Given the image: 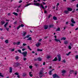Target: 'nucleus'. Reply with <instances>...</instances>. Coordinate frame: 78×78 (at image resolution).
<instances>
[{"label": "nucleus", "mask_w": 78, "mask_h": 78, "mask_svg": "<svg viewBox=\"0 0 78 78\" xmlns=\"http://www.w3.org/2000/svg\"><path fill=\"white\" fill-rule=\"evenodd\" d=\"M68 48L69 49V50H71V49L72 48V47H71V46H70V45H69L68 46Z\"/></svg>", "instance_id": "473e14b6"}, {"label": "nucleus", "mask_w": 78, "mask_h": 78, "mask_svg": "<svg viewBox=\"0 0 78 78\" xmlns=\"http://www.w3.org/2000/svg\"><path fill=\"white\" fill-rule=\"evenodd\" d=\"M64 13L65 14H69V11H68V10H65Z\"/></svg>", "instance_id": "4468645a"}, {"label": "nucleus", "mask_w": 78, "mask_h": 78, "mask_svg": "<svg viewBox=\"0 0 78 78\" xmlns=\"http://www.w3.org/2000/svg\"><path fill=\"white\" fill-rule=\"evenodd\" d=\"M37 51H42V49H41L39 48H38Z\"/></svg>", "instance_id": "aec40b11"}, {"label": "nucleus", "mask_w": 78, "mask_h": 78, "mask_svg": "<svg viewBox=\"0 0 78 78\" xmlns=\"http://www.w3.org/2000/svg\"><path fill=\"white\" fill-rule=\"evenodd\" d=\"M22 54L24 56V57H26L27 56V54H28V53H27V52L25 51V52H23Z\"/></svg>", "instance_id": "20e7f679"}, {"label": "nucleus", "mask_w": 78, "mask_h": 78, "mask_svg": "<svg viewBox=\"0 0 78 78\" xmlns=\"http://www.w3.org/2000/svg\"><path fill=\"white\" fill-rule=\"evenodd\" d=\"M13 66V67H16L18 66V64L16 63H14Z\"/></svg>", "instance_id": "9d476101"}, {"label": "nucleus", "mask_w": 78, "mask_h": 78, "mask_svg": "<svg viewBox=\"0 0 78 78\" xmlns=\"http://www.w3.org/2000/svg\"><path fill=\"white\" fill-rule=\"evenodd\" d=\"M20 27H21L20 25L18 27H17V30H19V28H20Z\"/></svg>", "instance_id": "a19ab883"}, {"label": "nucleus", "mask_w": 78, "mask_h": 78, "mask_svg": "<svg viewBox=\"0 0 78 78\" xmlns=\"http://www.w3.org/2000/svg\"><path fill=\"white\" fill-rule=\"evenodd\" d=\"M61 40L65 41L66 40V37H62L61 38Z\"/></svg>", "instance_id": "6e6552de"}, {"label": "nucleus", "mask_w": 78, "mask_h": 78, "mask_svg": "<svg viewBox=\"0 0 78 78\" xmlns=\"http://www.w3.org/2000/svg\"><path fill=\"white\" fill-rule=\"evenodd\" d=\"M1 39H4V37H1Z\"/></svg>", "instance_id": "774afa93"}, {"label": "nucleus", "mask_w": 78, "mask_h": 78, "mask_svg": "<svg viewBox=\"0 0 78 78\" xmlns=\"http://www.w3.org/2000/svg\"><path fill=\"white\" fill-rule=\"evenodd\" d=\"M22 50L23 51H25V49L23 48L22 49Z\"/></svg>", "instance_id": "bf43d9fd"}, {"label": "nucleus", "mask_w": 78, "mask_h": 78, "mask_svg": "<svg viewBox=\"0 0 78 78\" xmlns=\"http://www.w3.org/2000/svg\"><path fill=\"white\" fill-rule=\"evenodd\" d=\"M54 40L55 42H60V40L58 39L57 38H55L54 39Z\"/></svg>", "instance_id": "f8f14e48"}, {"label": "nucleus", "mask_w": 78, "mask_h": 78, "mask_svg": "<svg viewBox=\"0 0 78 78\" xmlns=\"http://www.w3.org/2000/svg\"><path fill=\"white\" fill-rule=\"evenodd\" d=\"M70 53H71V52H69L68 54H66V55L67 56H69V55H70Z\"/></svg>", "instance_id": "72a5a7b5"}, {"label": "nucleus", "mask_w": 78, "mask_h": 78, "mask_svg": "<svg viewBox=\"0 0 78 78\" xmlns=\"http://www.w3.org/2000/svg\"><path fill=\"white\" fill-rule=\"evenodd\" d=\"M31 73H32V72H30L29 73V75L30 76H31V77H32L33 76V75L31 74Z\"/></svg>", "instance_id": "393cba45"}, {"label": "nucleus", "mask_w": 78, "mask_h": 78, "mask_svg": "<svg viewBox=\"0 0 78 78\" xmlns=\"http://www.w3.org/2000/svg\"><path fill=\"white\" fill-rule=\"evenodd\" d=\"M57 57H58V60L59 61H61V55L60 54L58 55H57Z\"/></svg>", "instance_id": "0eeeda50"}, {"label": "nucleus", "mask_w": 78, "mask_h": 78, "mask_svg": "<svg viewBox=\"0 0 78 78\" xmlns=\"http://www.w3.org/2000/svg\"><path fill=\"white\" fill-rule=\"evenodd\" d=\"M63 62H64V63H65L66 62V61L65 60H64L63 61Z\"/></svg>", "instance_id": "13d9d810"}, {"label": "nucleus", "mask_w": 78, "mask_h": 78, "mask_svg": "<svg viewBox=\"0 0 78 78\" xmlns=\"http://www.w3.org/2000/svg\"><path fill=\"white\" fill-rule=\"evenodd\" d=\"M22 1L20 0L19 1V3H22Z\"/></svg>", "instance_id": "5fc2aeb1"}, {"label": "nucleus", "mask_w": 78, "mask_h": 78, "mask_svg": "<svg viewBox=\"0 0 78 78\" xmlns=\"http://www.w3.org/2000/svg\"><path fill=\"white\" fill-rule=\"evenodd\" d=\"M31 5H32V4H27L26 6H25V7H27V6H29Z\"/></svg>", "instance_id": "e433bc0d"}, {"label": "nucleus", "mask_w": 78, "mask_h": 78, "mask_svg": "<svg viewBox=\"0 0 78 78\" xmlns=\"http://www.w3.org/2000/svg\"><path fill=\"white\" fill-rule=\"evenodd\" d=\"M19 56H16V60H18V59H19Z\"/></svg>", "instance_id": "2f4dec72"}, {"label": "nucleus", "mask_w": 78, "mask_h": 78, "mask_svg": "<svg viewBox=\"0 0 78 78\" xmlns=\"http://www.w3.org/2000/svg\"><path fill=\"white\" fill-rule=\"evenodd\" d=\"M53 26H54V25L51 24L49 26V27L50 28H53Z\"/></svg>", "instance_id": "cd10ccee"}, {"label": "nucleus", "mask_w": 78, "mask_h": 78, "mask_svg": "<svg viewBox=\"0 0 78 78\" xmlns=\"http://www.w3.org/2000/svg\"><path fill=\"white\" fill-rule=\"evenodd\" d=\"M70 25L71 26H72V27H73V26H74V25L73 24V23H71L70 24Z\"/></svg>", "instance_id": "a18cd8bd"}, {"label": "nucleus", "mask_w": 78, "mask_h": 78, "mask_svg": "<svg viewBox=\"0 0 78 78\" xmlns=\"http://www.w3.org/2000/svg\"><path fill=\"white\" fill-rule=\"evenodd\" d=\"M57 60H58V58H57V57H56L54 59L52 60V61H56Z\"/></svg>", "instance_id": "dca6fc26"}, {"label": "nucleus", "mask_w": 78, "mask_h": 78, "mask_svg": "<svg viewBox=\"0 0 78 78\" xmlns=\"http://www.w3.org/2000/svg\"><path fill=\"white\" fill-rule=\"evenodd\" d=\"M51 16H52L51 15H49L48 16V18H50V17H51Z\"/></svg>", "instance_id": "09e8293b"}, {"label": "nucleus", "mask_w": 78, "mask_h": 78, "mask_svg": "<svg viewBox=\"0 0 78 78\" xmlns=\"http://www.w3.org/2000/svg\"><path fill=\"white\" fill-rule=\"evenodd\" d=\"M75 58H76V59H78V55H76V56Z\"/></svg>", "instance_id": "49530a36"}, {"label": "nucleus", "mask_w": 78, "mask_h": 78, "mask_svg": "<svg viewBox=\"0 0 78 78\" xmlns=\"http://www.w3.org/2000/svg\"><path fill=\"white\" fill-rule=\"evenodd\" d=\"M67 9L68 11H72V9L71 8H68Z\"/></svg>", "instance_id": "ddd939ff"}, {"label": "nucleus", "mask_w": 78, "mask_h": 78, "mask_svg": "<svg viewBox=\"0 0 78 78\" xmlns=\"http://www.w3.org/2000/svg\"><path fill=\"white\" fill-rule=\"evenodd\" d=\"M0 76H1V77H3V75H2V73H0Z\"/></svg>", "instance_id": "79ce46f5"}, {"label": "nucleus", "mask_w": 78, "mask_h": 78, "mask_svg": "<svg viewBox=\"0 0 78 78\" xmlns=\"http://www.w3.org/2000/svg\"><path fill=\"white\" fill-rule=\"evenodd\" d=\"M20 42L19 41L16 43V45H20Z\"/></svg>", "instance_id": "a878e982"}, {"label": "nucleus", "mask_w": 78, "mask_h": 78, "mask_svg": "<svg viewBox=\"0 0 78 78\" xmlns=\"http://www.w3.org/2000/svg\"><path fill=\"white\" fill-rule=\"evenodd\" d=\"M23 46H25V45H27V44L25 43H23Z\"/></svg>", "instance_id": "8fccbe9b"}, {"label": "nucleus", "mask_w": 78, "mask_h": 78, "mask_svg": "<svg viewBox=\"0 0 78 78\" xmlns=\"http://www.w3.org/2000/svg\"><path fill=\"white\" fill-rule=\"evenodd\" d=\"M68 23H69V22H66V24H67Z\"/></svg>", "instance_id": "69168bd1"}, {"label": "nucleus", "mask_w": 78, "mask_h": 78, "mask_svg": "<svg viewBox=\"0 0 78 78\" xmlns=\"http://www.w3.org/2000/svg\"><path fill=\"white\" fill-rule=\"evenodd\" d=\"M74 71L73 70H71L69 72V73L70 74H72V73H73L74 72Z\"/></svg>", "instance_id": "5701e85b"}, {"label": "nucleus", "mask_w": 78, "mask_h": 78, "mask_svg": "<svg viewBox=\"0 0 78 78\" xmlns=\"http://www.w3.org/2000/svg\"><path fill=\"white\" fill-rule=\"evenodd\" d=\"M44 13H47V12L46 11L44 10Z\"/></svg>", "instance_id": "680f3d73"}, {"label": "nucleus", "mask_w": 78, "mask_h": 78, "mask_svg": "<svg viewBox=\"0 0 78 78\" xmlns=\"http://www.w3.org/2000/svg\"><path fill=\"white\" fill-rule=\"evenodd\" d=\"M41 45V43L38 42L36 44V47H39L40 45Z\"/></svg>", "instance_id": "423d86ee"}, {"label": "nucleus", "mask_w": 78, "mask_h": 78, "mask_svg": "<svg viewBox=\"0 0 78 78\" xmlns=\"http://www.w3.org/2000/svg\"><path fill=\"white\" fill-rule=\"evenodd\" d=\"M6 29L7 31H9V28H6Z\"/></svg>", "instance_id": "864d4df0"}, {"label": "nucleus", "mask_w": 78, "mask_h": 78, "mask_svg": "<svg viewBox=\"0 0 78 78\" xmlns=\"http://www.w3.org/2000/svg\"><path fill=\"white\" fill-rule=\"evenodd\" d=\"M13 45H17V43L14 42L13 43Z\"/></svg>", "instance_id": "3c124183"}, {"label": "nucleus", "mask_w": 78, "mask_h": 78, "mask_svg": "<svg viewBox=\"0 0 78 78\" xmlns=\"http://www.w3.org/2000/svg\"><path fill=\"white\" fill-rule=\"evenodd\" d=\"M12 67H10L9 69V72L10 73H12Z\"/></svg>", "instance_id": "2eb2a0df"}, {"label": "nucleus", "mask_w": 78, "mask_h": 78, "mask_svg": "<svg viewBox=\"0 0 78 78\" xmlns=\"http://www.w3.org/2000/svg\"><path fill=\"white\" fill-rule=\"evenodd\" d=\"M42 41V39H40L39 40V42H41Z\"/></svg>", "instance_id": "338daca9"}, {"label": "nucleus", "mask_w": 78, "mask_h": 78, "mask_svg": "<svg viewBox=\"0 0 78 78\" xmlns=\"http://www.w3.org/2000/svg\"><path fill=\"white\" fill-rule=\"evenodd\" d=\"M44 28L46 30V29H47L48 28V26H44Z\"/></svg>", "instance_id": "4be33fe9"}, {"label": "nucleus", "mask_w": 78, "mask_h": 78, "mask_svg": "<svg viewBox=\"0 0 78 78\" xmlns=\"http://www.w3.org/2000/svg\"><path fill=\"white\" fill-rule=\"evenodd\" d=\"M8 23H5V25H4V27H6V25H8Z\"/></svg>", "instance_id": "ea45409f"}, {"label": "nucleus", "mask_w": 78, "mask_h": 78, "mask_svg": "<svg viewBox=\"0 0 78 78\" xmlns=\"http://www.w3.org/2000/svg\"><path fill=\"white\" fill-rule=\"evenodd\" d=\"M64 43L65 44H68V41H65L64 42Z\"/></svg>", "instance_id": "412c9836"}, {"label": "nucleus", "mask_w": 78, "mask_h": 78, "mask_svg": "<svg viewBox=\"0 0 78 78\" xmlns=\"http://www.w3.org/2000/svg\"><path fill=\"white\" fill-rule=\"evenodd\" d=\"M45 65V62H44L43 63V65H44H44Z\"/></svg>", "instance_id": "0e129e2a"}, {"label": "nucleus", "mask_w": 78, "mask_h": 78, "mask_svg": "<svg viewBox=\"0 0 78 78\" xmlns=\"http://www.w3.org/2000/svg\"><path fill=\"white\" fill-rule=\"evenodd\" d=\"M27 47H28V49H29V50H30V51H31V50H32L31 49V48H30V46H28Z\"/></svg>", "instance_id": "c9c22d12"}, {"label": "nucleus", "mask_w": 78, "mask_h": 78, "mask_svg": "<svg viewBox=\"0 0 78 78\" xmlns=\"http://www.w3.org/2000/svg\"><path fill=\"white\" fill-rule=\"evenodd\" d=\"M34 5H35V6H40V8L41 9V8H42L43 9H46L47 8V6L45 5L44 7V5L41 3L40 4L39 3H34Z\"/></svg>", "instance_id": "f257e3e1"}, {"label": "nucleus", "mask_w": 78, "mask_h": 78, "mask_svg": "<svg viewBox=\"0 0 78 78\" xmlns=\"http://www.w3.org/2000/svg\"><path fill=\"white\" fill-rule=\"evenodd\" d=\"M8 16H11V13H9L8 14Z\"/></svg>", "instance_id": "4d7b16f0"}, {"label": "nucleus", "mask_w": 78, "mask_h": 78, "mask_svg": "<svg viewBox=\"0 0 78 78\" xmlns=\"http://www.w3.org/2000/svg\"><path fill=\"white\" fill-rule=\"evenodd\" d=\"M1 23L2 25H3L5 23V22L4 21H1Z\"/></svg>", "instance_id": "4c0bfd02"}, {"label": "nucleus", "mask_w": 78, "mask_h": 78, "mask_svg": "<svg viewBox=\"0 0 78 78\" xmlns=\"http://www.w3.org/2000/svg\"><path fill=\"white\" fill-rule=\"evenodd\" d=\"M54 37H55V39H56V38H57V36H54Z\"/></svg>", "instance_id": "052dcab7"}, {"label": "nucleus", "mask_w": 78, "mask_h": 78, "mask_svg": "<svg viewBox=\"0 0 78 78\" xmlns=\"http://www.w3.org/2000/svg\"><path fill=\"white\" fill-rule=\"evenodd\" d=\"M71 22L73 23H75V21L72 18L71 20Z\"/></svg>", "instance_id": "1a4fd4ad"}, {"label": "nucleus", "mask_w": 78, "mask_h": 78, "mask_svg": "<svg viewBox=\"0 0 78 78\" xmlns=\"http://www.w3.org/2000/svg\"><path fill=\"white\" fill-rule=\"evenodd\" d=\"M20 27H24V25L22 24L21 25Z\"/></svg>", "instance_id": "de8ad7c7"}, {"label": "nucleus", "mask_w": 78, "mask_h": 78, "mask_svg": "<svg viewBox=\"0 0 78 78\" xmlns=\"http://www.w3.org/2000/svg\"><path fill=\"white\" fill-rule=\"evenodd\" d=\"M60 31V28L59 27L56 30V31Z\"/></svg>", "instance_id": "b1692460"}, {"label": "nucleus", "mask_w": 78, "mask_h": 78, "mask_svg": "<svg viewBox=\"0 0 78 78\" xmlns=\"http://www.w3.org/2000/svg\"><path fill=\"white\" fill-rule=\"evenodd\" d=\"M13 14H14V15H15V16H17L18 15L17 13L15 12H14Z\"/></svg>", "instance_id": "c85d7f7f"}, {"label": "nucleus", "mask_w": 78, "mask_h": 78, "mask_svg": "<svg viewBox=\"0 0 78 78\" xmlns=\"http://www.w3.org/2000/svg\"><path fill=\"white\" fill-rule=\"evenodd\" d=\"M26 34H27V32H23V34H22V36H23V37H25V36H26Z\"/></svg>", "instance_id": "9b49d317"}, {"label": "nucleus", "mask_w": 78, "mask_h": 78, "mask_svg": "<svg viewBox=\"0 0 78 78\" xmlns=\"http://www.w3.org/2000/svg\"><path fill=\"white\" fill-rule=\"evenodd\" d=\"M51 58V56H50V55H48L47 57L46 58L47 59H49V58Z\"/></svg>", "instance_id": "6ab92c4d"}, {"label": "nucleus", "mask_w": 78, "mask_h": 78, "mask_svg": "<svg viewBox=\"0 0 78 78\" xmlns=\"http://www.w3.org/2000/svg\"><path fill=\"white\" fill-rule=\"evenodd\" d=\"M53 19L54 20H57V18L55 16L53 17Z\"/></svg>", "instance_id": "bb28decb"}, {"label": "nucleus", "mask_w": 78, "mask_h": 78, "mask_svg": "<svg viewBox=\"0 0 78 78\" xmlns=\"http://www.w3.org/2000/svg\"><path fill=\"white\" fill-rule=\"evenodd\" d=\"M23 59L24 61H25L27 60V58H26L24 57L23 58Z\"/></svg>", "instance_id": "c03bdc74"}, {"label": "nucleus", "mask_w": 78, "mask_h": 78, "mask_svg": "<svg viewBox=\"0 0 78 78\" xmlns=\"http://www.w3.org/2000/svg\"><path fill=\"white\" fill-rule=\"evenodd\" d=\"M62 72L63 74H64L65 73H66V71L65 70H63L62 71Z\"/></svg>", "instance_id": "a211bd4d"}, {"label": "nucleus", "mask_w": 78, "mask_h": 78, "mask_svg": "<svg viewBox=\"0 0 78 78\" xmlns=\"http://www.w3.org/2000/svg\"><path fill=\"white\" fill-rule=\"evenodd\" d=\"M59 3H57L56 5V8H58V6H59Z\"/></svg>", "instance_id": "7c9ffc66"}, {"label": "nucleus", "mask_w": 78, "mask_h": 78, "mask_svg": "<svg viewBox=\"0 0 78 78\" xmlns=\"http://www.w3.org/2000/svg\"><path fill=\"white\" fill-rule=\"evenodd\" d=\"M29 68L30 69H32V68H33V67L32 66H30Z\"/></svg>", "instance_id": "603ef678"}, {"label": "nucleus", "mask_w": 78, "mask_h": 78, "mask_svg": "<svg viewBox=\"0 0 78 78\" xmlns=\"http://www.w3.org/2000/svg\"><path fill=\"white\" fill-rule=\"evenodd\" d=\"M30 36H31V35H28L27 36H26V37L23 38V39H25L26 38H28V39H27V40H28V41H31L32 40V38H31V37H30Z\"/></svg>", "instance_id": "f03ea898"}, {"label": "nucleus", "mask_w": 78, "mask_h": 78, "mask_svg": "<svg viewBox=\"0 0 78 78\" xmlns=\"http://www.w3.org/2000/svg\"><path fill=\"white\" fill-rule=\"evenodd\" d=\"M43 5H46V3H45L44 2H43Z\"/></svg>", "instance_id": "e2e57ef3"}, {"label": "nucleus", "mask_w": 78, "mask_h": 78, "mask_svg": "<svg viewBox=\"0 0 78 78\" xmlns=\"http://www.w3.org/2000/svg\"><path fill=\"white\" fill-rule=\"evenodd\" d=\"M37 59L38 60V61H42V58H41L39 57L37 58Z\"/></svg>", "instance_id": "f3484780"}, {"label": "nucleus", "mask_w": 78, "mask_h": 78, "mask_svg": "<svg viewBox=\"0 0 78 78\" xmlns=\"http://www.w3.org/2000/svg\"><path fill=\"white\" fill-rule=\"evenodd\" d=\"M15 74L16 75H19V73H16Z\"/></svg>", "instance_id": "37998d69"}, {"label": "nucleus", "mask_w": 78, "mask_h": 78, "mask_svg": "<svg viewBox=\"0 0 78 78\" xmlns=\"http://www.w3.org/2000/svg\"><path fill=\"white\" fill-rule=\"evenodd\" d=\"M42 74H43V71L41 70L39 73V75L40 76V78H42Z\"/></svg>", "instance_id": "39448f33"}, {"label": "nucleus", "mask_w": 78, "mask_h": 78, "mask_svg": "<svg viewBox=\"0 0 78 78\" xmlns=\"http://www.w3.org/2000/svg\"><path fill=\"white\" fill-rule=\"evenodd\" d=\"M52 76L53 77V78H59V77L58 76V75H57L55 73L52 75Z\"/></svg>", "instance_id": "7ed1b4c3"}, {"label": "nucleus", "mask_w": 78, "mask_h": 78, "mask_svg": "<svg viewBox=\"0 0 78 78\" xmlns=\"http://www.w3.org/2000/svg\"><path fill=\"white\" fill-rule=\"evenodd\" d=\"M18 51H19V53H22V52L21 51V50L20 49H18Z\"/></svg>", "instance_id": "58836bf2"}, {"label": "nucleus", "mask_w": 78, "mask_h": 78, "mask_svg": "<svg viewBox=\"0 0 78 78\" xmlns=\"http://www.w3.org/2000/svg\"><path fill=\"white\" fill-rule=\"evenodd\" d=\"M5 42L6 44H8V40H6L5 41Z\"/></svg>", "instance_id": "f704fd0d"}, {"label": "nucleus", "mask_w": 78, "mask_h": 78, "mask_svg": "<svg viewBox=\"0 0 78 78\" xmlns=\"http://www.w3.org/2000/svg\"><path fill=\"white\" fill-rule=\"evenodd\" d=\"M52 72V71H49V74L50 75H52V74L51 73Z\"/></svg>", "instance_id": "c756f323"}, {"label": "nucleus", "mask_w": 78, "mask_h": 78, "mask_svg": "<svg viewBox=\"0 0 78 78\" xmlns=\"http://www.w3.org/2000/svg\"><path fill=\"white\" fill-rule=\"evenodd\" d=\"M14 51V49H13L11 50V51Z\"/></svg>", "instance_id": "6e6d98bb"}]
</instances>
